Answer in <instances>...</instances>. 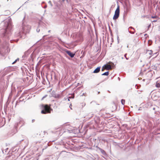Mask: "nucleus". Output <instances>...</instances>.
<instances>
[{"label":"nucleus","instance_id":"nucleus-1","mask_svg":"<svg viewBox=\"0 0 160 160\" xmlns=\"http://www.w3.org/2000/svg\"><path fill=\"white\" fill-rule=\"evenodd\" d=\"M42 107L44 108V109L41 111V113L42 114H46L50 113V106L48 105H42Z\"/></svg>","mask_w":160,"mask_h":160},{"label":"nucleus","instance_id":"nucleus-2","mask_svg":"<svg viewBox=\"0 0 160 160\" xmlns=\"http://www.w3.org/2000/svg\"><path fill=\"white\" fill-rule=\"evenodd\" d=\"M119 13H120V7H119V5H118V7H117L116 9V10L115 11V14H114V15L113 18V20H115L118 18L119 17Z\"/></svg>","mask_w":160,"mask_h":160},{"label":"nucleus","instance_id":"nucleus-3","mask_svg":"<svg viewBox=\"0 0 160 160\" xmlns=\"http://www.w3.org/2000/svg\"><path fill=\"white\" fill-rule=\"evenodd\" d=\"M104 66L105 67V68L107 70H111L112 69L111 66L110 65L106 64V65H105Z\"/></svg>","mask_w":160,"mask_h":160},{"label":"nucleus","instance_id":"nucleus-4","mask_svg":"<svg viewBox=\"0 0 160 160\" xmlns=\"http://www.w3.org/2000/svg\"><path fill=\"white\" fill-rule=\"evenodd\" d=\"M66 52L71 58L73 57L75 55V54L72 53L70 51H68Z\"/></svg>","mask_w":160,"mask_h":160},{"label":"nucleus","instance_id":"nucleus-5","mask_svg":"<svg viewBox=\"0 0 160 160\" xmlns=\"http://www.w3.org/2000/svg\"><path fill=\"white\" fill-rule=\"evenodd\" d=\"M100 67H97L93 71V73H97L99 72L100 71Z\"/></svg>","mask_w":160,"mask_h":160},{"label":"nucleus","instance_id":"nucleus-6","mask_svg":"<svg viewBox=\"0 0 160 160\" xmlns=\"http://www.w3.org/2000/svg\"><path fill=\"white\" fill-rule=\"evenodd\" d=\"M147 53L149 55H150V57H151L153 53V51L152 50H147Z\"/></svg>","mask_w":160,"mask_h":160},{"label":"nucleus","instance_id":"nucleus-7","mask_svg":"<svg viewBox=\"0 0 160 160\" xmlns=\"http://www.w3.org/2000/svg\"><path fill=\"white\" fill-rule=\"evenodd\" d=\"M157 9H158L159 11L160 12V2H159L158 4L157 7Z\"/></svg>","mask_w":160,"mask_h":160},{"label":"nucleus","instance_id":"nucleus-8","mask_svg":"<svg viewBox=\"0 0 160 160\" xmlns=\"http://www.w3.org/2000/svg\"><path fill=\"white\" fill-rule=\"evenodd\" d=\"M109 73V72H105L103 73L102 75H106V76H108V75Z\"/></svg>","mask_w":160,"mask_h":160},{"label":"nucleus","instance_id":"nucleus-9","mask_svg":"<svg viewBox=\"0 0 160 160\" xmlns=\"http://www.w3.org/2000/svg\"><path fill=\"white\" fill-rule=\"evenodd\" d=\"M156 86L157 88H159L160 87V84L157 82L156 84Z\"/></svg>","mask_w":160,"mask_h":160},{"label":"nucleus","instance_id":"nucleus-10","mask_svg":"<svg viewBox=\"0 0 160 160\" xmlns=\"http://www.w3.org/2000/svg\"><path fill=\"white\" fill-rule=\"evenodd\" d=\"M125 100L122 99L121 100V103L122 105H124V104L125 103Z\"/></svg>","mask_w":160,"mask_h":160},{"label":"nucleus","instance_id":"nucleus-11","mask_svg":"<svg viewBox=\"0 0 160 160\" xmlns=\"http://www.w3.org/2000/svg\"><path fill=\"white\" fill-rule=\"evenodd\" d=\"M105 68V67L104 66H103L102 68V71H103L105 69H106Z\"/></svg>","mask_w":160,"mask_h":160},{"label":"nucleus","instance_id":"nucleus-12","mask_svg":"<svg viewBox=\"0 0 160 160\" xmlns=\"http://www.w3.org/2000/svg\"><path fill=\"white\" fill-rule=\"evenodd\" d=\"M158 18V17L157 16L152 17V18Z\"/></svg>","mask_w":160,"mask_h":160},{"label":"nucleus","instance_id":"nucleus-13","mask_svg":"<svg viewBox=\"0 0 160 160\" xmlns=\"http://www.w3.org/2000/svg\"><path fill=\"white\" fill-rule=\"evenodd\" d=\"M17 60H15V61L12 63V64L15 63L17 62Z\"/></svg>","mask_w":160,"mask_h":160},{"label":"nucleus","instance_id":"nucleus-14","mask_svg":"<svg viewBox=\"0 0 160 160\" xmlns=\"http://www.w3.org/2000/svg\"><path fill=\"white\" fill-rule=\"evenodd\" d=\"M157 20H154V21H153L152 22H157Z\"/></svg>","mask_w":160,"mask_h":160},{"label":"nucleus","instance_id":"nucleus-15","mask_svg":"<svg viewBox=\"0 0 160 160\" xmlns=\"http://www.w3.org/2000/svg\"><path fill=\"white\" fill-rule=\"evenodd\" d=\"M112 63V62H109V64H110V63Z\"/></svg>","mask_w":160,"mask_h":160},{"label":"nucleus","instance_id":"nucleus-16","mask_svg":"<svg viewBox=\"0 0 160 160\" xmlns=\"http://www.w3.org/2000/svg\"><path fill=\"white\" fill-rule=\"evenodd\" d=\"M69 98H71L70 97H69Z\"/></svg>","mask_w":160,"mask_h":160},{"label":"nucleus","instance_id":"nucleus-17","mask_svg":"<svg viewBox=\"0 0 160 160\" xmlns=\"http://www.w3.org/2000/svg\"><path fill=\"white\" fill-rule=\"evenodd\" d=\"M68 100L69 101V99H68Z\"/></svg>","mask_w":160,"mask_h":160},{"label":"nucleus","instance_id":"nucleus-18","mask_svg":"<svg viewBox=\"0 0 160 160\" xmlns=\"http://www.w3.org/2000/svg\"><path fill=\"white\" fill-rule=\"evenodd\" d=\"M63 1H64V0H62Z\"/></svg>","mask_w":160,"mask_h":160}]
</instances>
